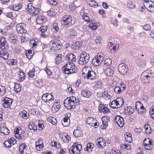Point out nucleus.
Wrapping results in <instances>:
<instances>
[{"label": "nucleus", "instance_id": "39448f33", "mask_svg": "<svg viewBox=\"0 0 154 154\" xmlns=\"http://www.w3.org/2000/svg\"><path fill=\"white\" fill-rule=\"evenodd\" d=\"M62 23L63 26L66 28L72 26V17L69 15H65L63 17Z\"/></svg>", "mask_w": 154, "mask_h": 154}, {"label": "nucleus", "instance_id": "680f3d73", "mask_svg": "<svg viewBox=\"0 0 154 154\" xmlns=\"http://www.w3.org/2000/svg\"><path fill=\"white\" fill-rule=\"evenodd\" d=\"M143 28L145 30L149 31L151 30V26L150 25L146 24L143 26Z\"/></svg>", "mask_w": 154, "mask_h": 154}, {"label": "nucleus", "instance_id": "20e7f679", "mask_svg": "<svg viewBox=\"0 0 154 154\" xmlns=\"http://www.w3.org/2000/svg\"><path fill=\"white\" fill-rule=\"evenodd\" d=\"M26 11H28L33 16L38 15L41 12V9L36 7L32 6L31 4L28 5V8L26 9Z\"/></svg>", "mask_w": 154, "mask_h": 154}, {"label": "nucleus", "instance_id": "79ce46f5", "mask_svg": "<svg viewBox=\"0 0 154 154\" xmlns=\"http://www.w3.org/2000/svg\"><path fill=\"white\" fill-rule=\"evenodd\" d=\"M49 66H47L44 69V70L45 71L46 73L47 74L48 76H50L52 75L53 72H51L50 69L49 68Z\"/></svg>", "mask_w": 154, "mask_h": 154}, {"label": "nucleus", "instance_id": "6e6552de", "mask_svg": "<svg viewBox=\"0 0 154 154\" xmlns=\"http://www.w3.org/2000/svg\"><path fill=\"white\" fill-rule=\"evenodd\" d=\"M26 25L23 23H20L17 24L16 26L17 31L20 34L26 33L27 30L26 29Z\"/></svg>", "mask_w": 154, "mask_h": 154}, {"label": "nucleus", "instance_id": "c9c22d12", "mask_svg": "<svg viewBox=\"0 0 154 154\" xmlns=\"http://www.w3.org/2000/svg\"><path fill=\"white\" fill-rule=\"evenodd\" d=\"M60 107V104H54L52 107V110L54 112H56L59 110Z\"/></svg>", "mask_w": 154, "mask_h": 154}, {"label": "nucleus", "instance_id": "f03ea898", "mask_svg": "<svg viewBox=\"0 0 154 154\" xmlns=\"http://www.w3.org/2000/svg\"><path fill=\"white\" fill-rule=\"evenodd\" d=\"M50 49L53 52H55L61 49L62 46V43L60 40L55 39L53 42H51L49 43Z\"/></svg>", "mask_w": 154, "mask_h": 154}, {"label": "nucleus", "instance_id": "4c0bfd02", "mask_svg": "<svg viewBox=\"0 0 154 154\" xmlns=\"http://www.w3.org/2000/svg\"><path fill=\"white\" fill-rule=\"evenodd\" d=\"M113 104H115V105H116V106H117V107H118V105L119 106H120L119 103H118V101L117 99L113 100L111 103L110 104H109V106L111 108L113 109H116L117 108H118L117 107H116L114 106H112Z\"/></svg>", "mask_w": 154, "mask_h": 154}, {"label": "nucleus", "instance_id": "4468645a", "mask_svg": "<svg viewBox=\"0 0 154 154\" xmlns=\"http://www.w3.org/2000/svg\"><path fill=\"white\" fill-rule=\"evenodd\" d=\"M72 65L73 63L72 62H69L66 63L65 66H64L65 67L64 70L65 72H66V73L68 75L72 74V71H70V69H71V66Z\"/></svg>", "mask_w": 154, "mask_h": 154}, {"label": "nucleus", "instance_id": "774afa93", "mask_svg": "<svg viewBox=\"0 0 154 154\" xmlns=\"http://www.w3.org/2000/svg\"><path fill=\"white\" fill-rule=\"evenodd\" d=\"M76 8L77 6H75L73 3L71 4L69 6V8L70 9V10L72 11H74Z\"/></svg>", "mask_w": 154, "mask_h": 154}, {"label": "nucleus", "instance_id": "6ab92c4d", "mask_svg": "<svg viewBox=\"0 0 154 154\" xmlns=\"http://www.w3.org/2000/svg\"><path fill=\"white\" fill-rule=\"evenodd\" d=\"M10 85L12 86H13L14 85V91L18 93L21 91V86L19 84L12 82Z\"/></svg>", "mask_w": 154, "mask_h": 154}, {"label": "nucleus", "instance_id": "3c124183", "mask_svg": "<svg viewBox=\"0 0 154 154\" xmlns=\"http://www.w3.org/2000/svg\"><path fill=\"white\" fill-rule=\"evenodd\" d=\"M127 7L129 9H133L135 7V4L131 2H129L127 4Z\"/></svg>", "mask_w": 154, "mask_h": 154}, {"label": "nucleus", "instance_id": "ddd939ff", "mask_svg": "<svg viewBox=\"0 0 154 154\" xmlns=\"http://www.w3.org/2000/svg\"><path fill=\"white\" fill-rule=\"evenodd\" d=\"M82 10L80 12V14L82 16L83 19L86 22H93L94 20V19H90L89 17L88 16V13H86L84 12H82Z\"/></svg>", "mask_w": 154, "mask_h": 154}, {"label": "nucleus", "instance_id": "9d476101", "mask_svg": "<svg viewBox=\"0 0 154 154\" xmlns=\"http://www.w3.org/2000/svg\"><path fill=\"white\" fill-rule=\"evenodd\" d=\"M10 40H11L12 48H13V46H17L18 36L17 35L13 33H10Z\"/></svg>", "mask_w": 154, "mask_h": 154}, {"label": "nucleus", "instance_id": "6e6d98bb", "mask_svg": "<svg viewBox=\"0 0 154 154\" xmlns=\"http://www.w3.org/2000/svg\"><path fill=\"white\" fill-rule=\"evenodd\" d=\"M101 111L100 112H103L104 114H106L108 112L110 113V111L109 109H108L107 107L105 106L102 109V110H101Z\"/></svg>", "mask_w": 154, "mask_h": 154}, {"label": "nucleus", "instance_id": "8fccbe9b", "mask_svg": "<svg viewBox=\"0 0 154 154\" xmlns=\"http://www.w3.org/2000/svg\"><path fill=\"white\" fill-rule=\"evenodd\" d=\"M117 100L118 103H119V104L120 105V106H119V107H117L118 108H119L120 107H121L123 105L124 101L123 100V99L122 97L118 98L117 99Z\"/></svg>", "mask_w": 154, "mask_h": 154}, {"label": "nucleus", "instance_id": "338daca9", "mask_svg": "<svg viewBox=\"0 0 154 154\" xmlns=\"http://www.w3.org/2000/svg\"><path fill=\"white\" fill-rule=\"evenodd\" d=\"M69 98L68 97L64 100V104L66 107L67 108V107H69L68 104L69 103Z\"/></svg>", "mask_w": 154, "mask_h": 154}, {"label": "nucleus", "instance_id": "49530a36", "mask_svg": "<svg viewBox=\"0 0 154 154\" xmlns=\"http://www.w3.org/2000/svg\"><path fill=\"white\" fill-rule=\"evenodd\" d=\"M68 119L67 118H64L61 121V123L63 126L66 127L69 124Z\"/></svg>", "mask_w": 154, "mask_h": 154}, {"label": "nucleus", "instance_id": "e433bc0d", "mask_svg": "<svg viewBox=\"0 0 154 154\" xmlns=\"http://www.w3.org/2000/svg\"><path fill=\"white\" fill-rule=\"evenodd\" d=\"M69 101V103L68 104L69 107H67L66 108L71 111L75 109V106L74 103L73 102Z\"/></svg>", "mask_w": 154, "mask_h": 154}, {"label": "nucleus", "instance_id": "09e8293b", "mask_svg": "<svg viewBox=\"0 0 154 154\" xmlns=\"http://www.w3.org/2000/svg\"><path fill=\"white\" fill-rule=\"evenodd\" d=\"M104 66L106 67V66H109L112 63V60L111 59L109 58H106L104 62Z\"/></svg>", "mask_w": 154, "mask_h": 154}, {"label": "nucleus", "instance_id": "72a5a7b5", "mask_svg": "<svg viewBox=\"0 0 154 154\" xmlns=\"http://www.w3.org/2000/svg\"><path fill=\"white\" fill-rule=\"evenodd\" d=\"M144 128L146 130L145 133L146 134H151L152 132L151 128L148 124H145L144 125Z\"/></svg>", "mask_w": 154, "mask_h": 154}, {"label": "nucleus", "instance_id": "cd10ccee", "mask_svg": "<svg viewBox=\"0 0 154 154\" xmlns=\"http://www.w3.org/2000/svg\"><path fill=\"white\" fill-rule=\"evenodd\" d=\"M34 84L36 87L41 88L43 86V82L42 79H39L34 82Z\"/></svg>", "mask_w": 154, "mask_h": 154}, {"label": "nucleus", "instance_id": "0e129e2a", "mask_svg": "<svg viewBox=\"0 0 154 154\" xmlns=\"http://www.w3.org/2000/svg\"><path fill=\"white\" fill-rule=\"evenodd\" d=\"M16 140L13 138H10V147L16 143Z\"/></svg>", "mask_w": 154, "mask_h": 154}, {"label": "nucleus", "instance_id": "5fc2aeb1", "mask_svg": "<svg viewBox=\"0 0 154 154\" xmlns=\"http://www.w3.org/2000/svg\"><path fill=\"white\" fill-rule=\"evenodd\" d=\"M44 145L43 144H39L37 145V144H35L36 149L38 151H40L42 150L44 147Z\"/></svg>", "mask_w": 154, "mask_h": 154}, {"label": "nucleus", "instance_id": "f3484780", "mask_svg": "<svg viewBox=\"0 0 154 154\" xmlns=\"http://www.w3.org/2000/svg\"><path fill=\"white\" fill-rule=\"evenodd\" d=\"M136 63L139 67L141 68L144 67L146 64V61L142 59H138L136 61Z\"/></svg>", "mask_w": 154, "mask_h": 154}, {"label": "nucleus", "instance_id": "c756f323", "mask_svg": "<svg viewBox=\"0 0 154 154\" xmlns=\"http://www.w3.org/2000/svg\"><path fill=\"white\" fill-rule=\"evenodd\" d=\"M28 128L30 130H33L34 132L38 130L37 127L34 123L30 122L28 125Z\"/></svg>", "mask_w": 154, "mask_h": 154}, {"label": "nucleus", "instance_id": "7ed1b4c3", "mask_svg": "<svg viewBox=\"0 0 154 154\" xmlns=\"http://www.w3.org/2000/svg\"><path fill=\"white\" fill-rule=\"evenodd\" d=\"M82 149V145L75 143L68 150L71 154H79Z\"/></svg>", "mask_w": 154, "mask_h": 154}, {"label": "nucleus", "instance_id": "5701e85b", "mask_svg": "<svg viewBox=\"0 0 154 154\" xmlns=\"http://www.w3.org/2000/svg\"><path fill=\"white\" fill-rule=\"evenodd\" d=\"M94 144L91 143H87V146L85 147L84 150L85 151L90 152L92 151L93 149L94 148Z\"/></svg>", "mask_w": 154, "mask_h": 154}, {"label": "nucleus", "instance_id": "7c9ffc66", "mask_svg": "<svg viewBox=\"0 0 154 154\" xmlns=\"http://www.w3.org/2000/svg\"><path fill=\"white\" fill-rule=\"evenodd\" d=\"M22 7V4L19 3L17 4L13 5L12 8L13 10L17 11L21 9Z\"/></svg>", "mask_w": 154, "mask_h": 154}, {"label": "nucleus", "instance_id": "f704fd0d", "mask_svg": "<svg viewBox=\"0 0 154 154\" xmlns=\"http://www.w3.org/2000/svg\"><path fill=\"white\" fill-rule=\"evenodd\" d=\"M73 134L75 137H79L81 136L82 132L78 129H76L74 130Z\"/></svg>", "mask_w": 154, "mask_h": 154}, {"label": "nucleus", "instance_id": "473e14b6", "mask_svg": "<svg viewBox=\"0 0 154 154\" xmlns=\"http://www.w3.org/2000/svg\"><path fill=\"white\" fill-rule=\"evenodd\" d=\"M92 64L95 66H98L101 64L100 60H98V59L95 57L92 60Z\"/></svg>", "mask_w": 154, "mask_h": 154}, {"label": "nucleus", "instance_id": "bb28decb", "mask_svg": "<svg viewBox=\"0 0 154 154\" xmlns=\"http://www.w3.org/2000/svg\"><path fill=\"white\" fill-rule=\"evenodd\" d=\"M124 112H128V114L130 115L133 113L134 110V109L132 106H129L125 108L124 109Z\"/></svg>", "mask_w": 154, "mask_h": 154}, {"label": "nucleus", "instance_id": "864d4df0", "mask_svg": "<svg viewBox=\"0 0 154 154\" xmlns=\"http://www.w3.org/2000/svg\"><path fill=\"white\" fill-rule=\"evenodd\" d=\"M19 131L20 128H18L16 129V131H14L15 137L17 138H18L19 140L20 139V134L19 133Z\"/></svg>", "mask_w": 154, "mask_h": 154}, {"label": "nucleus", "instance_id": "f8f14e48", "mask_svg": "<svg viewBox=\"0 0 154 154\" xmlns=\"http://www.w3.org/2000/svg\"><path fill=\"white\" fill-rule=\"evenodd\" d=\"M114 121L120 126L122 127L124 125V122L123 118L120 116H116L115 118Z\"/></svg>", "mask_w": 154, "mask_h": 154}, {"label": "nucleus", "instance_id": "393cba45", "mask_svg": "<svg viewBox=\"0 0 154 154\" xmlns=\"http://www.w3.org/2000/svg\"><path fill=\"white\" fill-rule=\"evenodd\" d=\"M91 94V92L88 90H82L81 91V95L82 97H89Z\"/></svg>", "mask_w": 154, "mask_h": 154}, {"label": "nucleus", "instance_id": "bf43d9fd", "mask_svg": "<svg viewBox=\"0 0 154 154\" xmlns=\"http://www.w3.org/2000/svg\"><path fill=\"white\" fill-rule=\"evenodd\" d=\"M114 92L117 94H120L122 92L121 88L120 87L116 86L114 89Z\"/></svg>", "mask_w": 154, "mask_h": 154}, {"label": "nucleus", "instance_id": "a19ab883", "mask_svg": "<svg viewBox=\"0 0 154 154\" xmlns=\"http://www.w3.org/2000/svg\"><path fill=\"white\" fill-rule=\"evenodd\" d=\"M48 121L50 122L52 124L55 125L57 122L56 119L54 117H49L48 119Z\"/></svg>", "mask_w": 154, "mask_h": 154}, {"label": "nucleus", "instance_id": "de8ad7c7", "mask_svg": "<svg viewBox=\"0 0 154 154\" xmlns=\"http://www.w3.org/2000/svg\"><path fill=\"white\" fill-rule=\"evenodd\" d=\"M6 91V89L4 86L0 85V95L3 96Z\"/></svg>", "mask_w": 154, "mask_h": 154}, {"label": "nucleus", "instance_id": "a18cd8bd", "mask_svg": "<svg viewBox=\"0 0 154 154\" xmlns=\"http://www.w3.org/2000/svg\"><path fill=\"white\" fill-rule=\"evenodd\" d=\"M35 69L33 68L31 70L28 72V74L29 77L31 78H33L35 76Z\"/></svg>", "mask_w": 154, "mask_h": 154}, {"label": "nucleus", "instance_id": "0eeeda50", "mask_svg": "<svg viewBox=\"0 0 154 154\" xmlns=\"http://www.w3.org/2000/svg\"><path fill=\"white\" fill-rule=\"evenodd\" d=\"M118 69L119 72L122 75H125L128 70L127 66L124 63L119 64L118 66Z\"/></svg>", "mask_w": 154, "mask_h": 154}, {"label": "nucleus", "instance_id": "c85d7f7f", "mask_svg": "<svg viewBox=\"0 0 154 154\" xmlns=\"http://www.w3.org/2000/svg\"><path fill=\"white\" fill-rule=\"evenodd\" d=\"M10 98L5 97L4 98V100H3V106L5 108H8L10 107V102L8 99Z\"/></svg>", "mask_w": 154, "mask_h": 154}, {"label": "nucleus", "instance_id": "2eb2a0df", "mask_svg": "<svg viewBox=\"0 0 154 154\" xmlns=\"http://www.w3.org/2000/svg\"><path fill=\"white\" fill-rule=\"evenodd\" d=\"M9 130L6 128V125L4 124H2L0 126V132L2 134L5 135H8L9 133L8 132Z\"/></svg>", "mask_w": 154, "mask_h": 154}, {"label": "nucleus", "instance_id": "423d86ee", "mask_svg": "<svg viewBox=\"0 0 154 154\" xmlns=\"http://www.w3.org/2000/svg\"><path fill=\"white\" fill-rule=\"evenodd\" d=\"M90 59L89 55L86 52L82 53L80 56L79 61V63L81 65L86 64L89 61Z\"/></svg>", "mask_w": 154, "mask_h": 154}, {"label": "nucleus", "instance_id": "603ef678", "mask_svg": "<svg viewBox=\"0 0 154 154\" xmlns=\"http://www.w3.org/2000/svg\"><path fill=\"white\" fill-rule=\"evenodd\" d=\"M48 15L52 17H54L56 15V13L53 11V10H50L47 12Z\"/></svg>", "mask_w": 154, "mask_h": 154}, {"label": "nucleus", "instance_id": "13d9d810", "mask_svg": "<svg viewBox=\"0 0 154 154\" xmlns=\"http://www.w3.org/2000/svg\"><path fill=\"white\" fill-rule=\"evenodd\" d=\"M58 24L57 23H54L53 25V30L54 32H57L59 30Z\"/></svg>", "mask_w": 154, "mask_h": 154}, {"label": "nucleus", "instance_id": "58836bf2", "mask_svg": "<svg viewBox=\"0 0 154 154\" xmlns=\"http://www.w3.org/2000/svg\"><path fill=\"white\" fill-rule=\"evenodd\" d=\"M105 73L108 76H112L113 74V70L110 68H108L106 69L105 71Z\"/></svg>", "mask_w": 154, "mask_h": 154}, {"label": "nucleus", "instance_id": "aec40b11", "mask_svg": "<svg viewBox=\"0 0 154 154\" xmlns=\"http://www.w3.org/2000/svg\"><path fill=\"white\" fill-rule=\"evenodd\" d=\"M19 117L23 119H27L29 117V115L26 111L23 110L19 115Z\"/></svg>", "mask_w": 154, "mask_h": 154}, {"label": "nucleus", "instance_id": "c03bdc74", "mask_svg": "<svg viewBox=\"0 0 154 154\" xmlns=\"http://www.w3.org/2000/svg\"><path fill=\"white\" fill-rule=\"evenodd\" d=\"M110 117L107 116H104L102 118V121L103 123H108L110 120Z\"/></svg>", "mask_w": 154, "mask_h": 154}, {"label": "nucleus", "instance_id": "4be33fe9", "mask_svg": "<svg viewBox=\"0 0 154 154\" xmlns=\"http://www.w3.org/2000/svg\"><path fill=\"white\" fill-rule=\"evenodd\" d=\"M87 74L88 75V79H94L96 78V75L94 72L92 70H88Z\"/></svg>", "mask_w": 154, "mask_h": 154}, {"label": "nucleus", "instance_id": "ea45409f", "mask_svg": "<svg viewBox=\"0 0 154 154\" xmlns=\"http://www.w3.org/2000/svg\"><path fill=\"white\" fill-rule=\"evenodd\" d=\"M62 140L64 142L68 143L69 141L71 140V137L70 136L68 135H63L62 137Z\"/></svg>", "mask_w": 154, "mask_h": 154}, {"label": "nucleus", "instance_id": "4d7b16f0", "mask_svg": "<svg viewBox=\"0 0 154 154\" xmlns=\"http://www.w3.org/2000/svg\"><path fill=\"white\" fill-rule=\"evenodd\" d=\"M49 95V94L46 93L43 94L42 97V99L43 101L46 102H47V100L46 99V98H48Z\"/></svg>", "mask_w": 154, "mask_h": 154}, {"label": "nucleus", "instance_id": "2f4dec72", "mask_svg": "<svg viewBox=\"0 0 154 154\" xmlns=\"http://www.w3.org/2000/svg\"><path fill=\"white\" fill-rule=\"evenodd\" d=\"M143 106L142 104L140 101H137L135 103V109L137 111L139 110H142V108H143Z\"/></svg>", "mask_w": 154, "mask_h": 154}, {"label": "nucleus", "instance_id": "412c9836", "mask_svg": "<svg viewBox=\"0 0 154 154\" xmlns=\"http://www.w3.org/2000/svg\"><path fill=\"white\" fill-rule=\"evenodd\" d=\"M81 46V43L79 42L76 41L72 44L71 47L73 50H77Z\"/></svg>", "mask_w": 154, "mask_h": 154}, {"label": "nucleus", "instance_id": "dca6fc26", "mask_svg": "<svg viewBox=\"0 0 154 154\" xmlns=\"http://www.w3.org/2000/svg\"><path fill=\"white\" fill-rule=\"evenodd\" d=\"M6 39L4 38H2L0 39V48L2 49H5L6 50L8 49V47L7 43L5 42Z\"/></svg>", "mask_w": 154, "mask_h": 154}, {"label": "nucleus", "instance_id": "69168bd1", "mask_svg": "<svg viewBox=\"0 0 154 154\" xmlns=\"http://www.w3.org/2000/svg\"><path fill=\"white\" fill-rule=\"evenodd\" d=\"M4 145L6 148H9L10 147V139L5 140L4 143Z\"/></svg>", "mask_w": 154, "mask_h": 154}, {"label": "nucleus", "instance_id": "1a4fd4ad", "mask_svg": "<svg viewBox=\"0 0 154 154\" xmlns=\"http://www.w3.org/2000/svg\"><path fill=\"white\" fill-rule=\"evenodd\" d=\"M95 142L98 147L101 149L103 148L106 146V140L103 137L97 138Z\"/></svg>", "mask_w": 154, "mask_h": 154}, {"label": "nucleus", "instance_id": "e2e57ef3", "mask_svg": "<svg viewBox=\"0 0 154 154\" xmlns=\"http://www.w3.org/2000/svg\"><path fill=\"white\" fill-rule=\"evenodd\" d=\"M89 26L91 29H92L93 30L96 29L97 28V25L96 23H90L89 25Z\"/></svg>", "mask_w": 154, "mask_h": 154}, {"label": "nucleus", "instance_id": "052dcab7", "mask_svg": "<svg viewBox=\"0 0 154 154\" xmlns=\"http://www.w3.org/2000/svg\"><path fill=\"white\" fill-rule=\"evenodd\" d=\"M48 27L47 26H41L39 28V30L41 32H47Z\"/></svg>", "mask_w": 154, "mask_h": 154}, {"label": "nucleus", "instance_id": "a878e982", "mask_svg": "<svg viewBox=\"0 0 154 154\" xmlns=\"http://www.w3.org/2000/svg\"><path fill=\"white\" fill-rule=\"evenodd\" d=\"M96 119L92 117H89L87 118L86 123L90 125L93 126L94 122L97 121Z\"/></svg>", "mask_w": 154, "mask_h": 154}, {"label": "nucleus", "instance_id": "37998d69", "mask_svg": "<svg viewBox=\"0 0 154 154\" xmlns=\"http://www.w3.org/2000/svg\"><path fill=\"white\" fill-rule=\"evenodd\" d=\"M25 74L23 72H21L20 74L19 77V80L20 81H22L25 79Z\"/></svg>", "mask_w": 154, "mask_h": 154}, {"label": "nucleus", "instance_id": "f257e3e1", "mask_svg": "<svg viewBox=\"0 0 154 154\" xmlns=\"http://www.w3.org/2000/svg\"><path fill=\"white\" fill-rule=\"evenodd\" d=\"M154 77V73L151 70H147L144 71L141 74L140 80L143 84H149L151 80Z\"/></svg>", "mask_w": 154, "mask_h": 154}, {"label": "nucleus", "instance_id": "a211bd4d", "mask_svg": "<svg viewBox=\"0 0 154 154\" xmlns=\"http://www.w3.org/2000/svg\"><path fill=\"white\" fill-rule=\"evenodd\" d=\"M66 59L67 60H71L70 62H75L76 60L75 56L71 53H68Z\"/></svg>", "mask_w": 154, "mask_h": 154}, {"label": "nucleus", "instance_id": "b1692460", "mask_svg": "<svg viewBox=\"0 0 154 154\" xmlns=\"http://www.w3.org/2000/svg\"><path fill=\"white\" fill-rule=\"evenodd\" d=\"M47 19L43 16L38 17L36 20V21L38 24H43L46 22Z\"/></svg>", "mask_w": 154, "mask_h": 154}, {"label": "nucleus", "instance_id": "9b49d317", "mask_svg": "<svg viewBox=\"0 0 154 154\" xmlns=\"http://www.w3.org/2000/svg\"><path fill=\"white\" fill-rule=\"evenodd\" d=\"M143 144L145 146V149L146 150H149L152 149V142L149 140V138H146L144 140Z\"/></svg>", "mask_w": 154, "mask_h": 154}]
</instances>
